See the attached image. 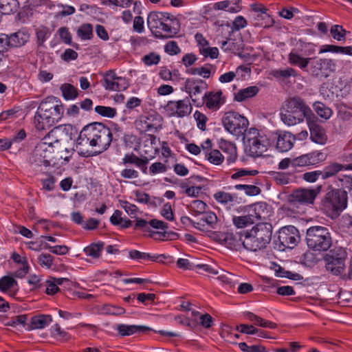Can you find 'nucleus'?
<instances>
[{
	"instance_id": "obj_1",
	"label": "nucleus",
	"mask_w": 352,
	"mask_h": 352,
	"mask_svg": "<svg viewBox=\"0 0 352 352\" xmlns=\"http://www.w3.org/2000/svg\"><path fill=\"white\" fill-rule=\"evenodd\" d=\"M124 135L121 126L113 124L111 128L102 122H93L85 126L76 140L77 145H89L96 148L98 153L106 151L112 142Z\"/></svg>"
},
{
	"instance_id": "obj_2",
	"label": "nucleus",
	"mask_w": 352,
	"mask_h": 352,
	"mask_svg": "<svg viewBox=\"0 0 352 352\" xmlns=\"http://www.w3.org/2000/svg\"><path fill=\"white\" fill-rule=\"evenodd\" d=\"M147 25L153 36L161 39L173 38L180 30L179 21L168 12H151Z\"/></svg>"
},
{
	"instance_id": "obj_3",
	"label": "nucleus",
	"mask_w": 352,
	"mask_h": 352,
	"mask_svg": "<svg viewBox=\"0 0 352 352\" xmlns=\"http://www.w3.org/2000/svg\"><path fill=\"white\" fill-rule=\"evenodd\" d=\"M280 116L284 124L294 126L304 119H315V115L304 99L294 96L286 99L282 104Z\"/></svg>"
},
{
	"instance_id": "obj_4",
	"label": "nucleus",
	"mask_w": 352,
	"mask_h": 352,
	"mask_svg": "<svg viewBox=\"0 0 352 352\" xmlns=\"http://www.w3.org/2000/svg\"><path fill=\"white\" fill-rule=\"evenodd\" d=\"M63 113V104H54L50 101L43 100L36 111L34 118V126L38 131L50 129L61 120Z\"/></svg>"
},
{
	"instance_id": "obj_5",
	"label": "nucleus",
	"mask_w": 352,
	"mask_h": 352,
	"mask_svg": "<svg viewBox=\"0 0 352 352\" xmlns=\"http://www.w3.org/2000/svg\"><path fill=\"white\" fill-rule=\"evenodd\" d=\"M272 234L271 223H257L250 231L244 232V248L252 252L263 250L270 243Z\"/></svg>"
},
{
	"instance_id": "obj_6",
	"label": "nucleus",
	"mask_w": 352,
	"mask_h": 352,
	"mask_svg": "<svg viewBox=\"0 0 352 352\" xmlns=\"http://www.w3.org/2000/svg\"><path fill=\"white\" fill-rule=\"evenodd\" d=\"M347 204L348 192L344 190L329 186L322 200L321 206L327 217L335 219L346 208Z\"/></svg>"
},
{
	"instance_id": "obj_7",
	"label": "nucleus",
	"mask_w": 352,
	"mask_h": 352,
	"mask_svg": "<svg viewBox=\"0 0 352 352\" xmlns=\"http://www.w3.org/2000/svg\"><path fill=\"white\" fill-rule=\"evenodd\" d=\"M245 151L250 156L258 157L267 151L270 140L267 136L256 128H250L243 135Z\"/></svg>"
},
{
	"instance_id": "obj_8",
	"label": "nucleus",
	"mask_w": 352,
	"mask_h": 352,
	"mask_svg": "<svg viewBox=\"0 0 352 352\" xmlns=\"http://www.w3.org/2000/svg\"><path fill=\"white\" fill-rule=\"evenodd\" d=\"M306 243L309 248L318 252L328 250L332 245L331 234L324 226H311L307 230Z\"/></svg>"
},
{
	"instance_id": "obj_9",
	"label": "nucleus",
	"mask_w": 352,
	"mask_h": 352,
	"mask_svg": "<svg viewBox=\"0 0 352 352\" xmlns=\"http://www.w3.org/2000/svg\"><path fill=\"white\" fill-rule=\"evenodd\" d=\"M346 258L347 252L345 248L341 246H334L324 256L325 267L333 274L340 275L345 270Z\"/></svg>"
},
{
	"instance_id": "obj_10",
	"label": "nucleus",
	"mask_w": 352,
	"mask_h": 352,
	"mask_svg": "<svg viewBox=\"0 0 352 352\" xmlns=\"http://www.w3.org/2000/svg\"><path fill=\"white\" fill-rule=\"evenodd\" d=\"M222 124L225 129L230 133L237 136H243L248 131L249 122L248 119L239 113L233 111L224 113Z\"/></svg>"
},
{
	"instance_id": "obj_11",
	"label": "nucleus",
	"mask_w": 352,
	"mask_h": 352,
	"mask_svg": "<svg viewBox=\"0 0 352 352\" xmlns=\"http://www.w3.org/2000/svg\"><path fill=\"white\" fill-rule=\"evenodd\" d=\"M52 137H49V133L45 136L41 141L37 144L34 150V162L38 166L47 167L50 166L53 161L54 144L53 141H50Z\"/></svg>"
},
{
	"instance_id": "obj_12",
	"label": "nucleus",
	"mask_w": 352,
	"mask_h": 352,
	"mask_svg": "<svg viewBox=\"0 0 352 352\" xmlns=\"http://www.w3.org/2000/svg\"><path fill=\"white\" fill-rule=\"evenodd\" d=\"M321 189L320 185L315 188H298L288 196V202L294 207L313 204Z\"/></svg>"
},
{
	"instance_id": "obj_13",
	"label": "nucleus",
	"mask_w": 352,
	"mask_h": 352,
	"mask_svg": "<svg viewBox=\"0 0 352 352\" xmlns=\"http://www.w3.org/2000/svg\"><path fill=\"white\" fill-rule=\"evenodd\" d=\"M207 89L208 84L205 80L200 78H189L186 80L182 90L189 95V98L196 107H200L204 105V102L199 98L198 96Z\"/></svg>"
},
{
	"instance_id": "obj_14",
	"label": "nucleus",
	"mask_w": 352,
	"mask_h": 352,
	"mask_svg": "<svg viewBox=\"0 0 352 352\" xmlns=\"http://www.w3.org/2000/svg\"><path fill=\"white\" fill-rule=\"evenodd\" d=\"M311 74L318 78H327L331 72L336 71V63L331 58H312L309 64Z\"/></svg>"
},
{
	"instance_id": "obj_15",
	"label": "nucleus",
	"mask_w": 352,
	"mask_h": 352,
	"mask_svg": "<svg viewBox=\"0 0 352 352\" xmlns=\"http://www.w3.org/2000/svg\"><path fill=\"white\" fill-rule=\"evenodd\" d=\"M192 109L188 97L183 100H169L164 110L170 117L184 118L190 114Z\"/></svg>"
},
{
	"instance_id": "obj_16",
	"label": "nucleus",
	"mask_w": 352,
	"mask_h": 352,
	"mask_svg": "<svg viewBox=\"0 0 352 352\" xmlns=\"http://www.w3.org/2000/svg\"><path fill=\"white\" fill-rule=\"evenodd\" d=\"M300 239L298 229L293 226H285L278 232V239L285 248H293L298 244Z\"/></svg>"
},
{
	"instance_id": "obj_17",
	"label": "nucleus",
	"mask_w": 352,
	"mask_h": 352,
	"mask_svg": "<svg viewBox=\"0 0 352 352\" xmlns=\"http://www.w3.org/2000/svg\"><path fill=\"white\" fill-rule=\"evenodd\" d=\"M213 198L221 208L227 211L235 210L241 204V198L235 193H230L223 190H218L213 195Z\"/></svg>"
},
{
	"instance_id": "obj_18",
	"label": "nucleus",
	"mask_w": 352,
	"mask_h": 352,
	"mask_svg": "<svg viewBox=\"0 0 352 352\" xmlns=\"http://www.w3.org/2000/svg\"><path fill=\"white\" fill-rule=\"evenodd\" d=\"M103 86L107 90L120 91L128 87V82L124 77L118 76L114 70H109L103 75Z\"/></svg>"
},
{
	"instance_id": "obj_19",
	"label": "nucleus",
	"mask_w": 352,
	"mask_h": 352,
	"mask_svg": "<svg viewBox=\"0 0 352 352\" xmlns=\"http://www.w3.org/2000/svg\"><path fill=\"white\" fill-rule=\"evenodd\" d=\"M161 119L158 114H148L140 116L136 124L142 132H156L161 128Z\"/></svg>"
},
{
	"instance_id": "obj_20",
	"label": "nucleus",
	"mask_w": 352,
	"mask_h": 352,
	"mask_svg": "<svg viewBox=\"0 0 352 352\" xmlns=\"http://www.w3.org/2000/svg\"><path fill=\"white\" fill-rule=\"evenodd\" d=\"M244 232H224L219 236V241L227 248L236 251L244 248Z\"/></svg>"
},
{
	"instance_id": "obj_21",
	"label": "nucleus",
	"mask_w": 352,
	"mask_h": 352,
	"mask_svg": "<svg viewBox=\"0 0 352 352\" xmlns=\"http://www.w3.org/2000/svg\"><path fill=\"white\" fill-rule=\"evenodd\" d=\"M253 221L267 219L272 214V208L266 202L261 201L250 206L248 210Z\"/></svg>"
},
{
	"instance_id": "obj_22",
	"label": "nucleus",
	"mask_w": 352,
	"mask_h": 352,
	"mask_svg": "<svg viewBox=\"0 0 352 352\" xmlns=\"http://www.w3.org/2000/svg\"><path fill=\"white\" fill-rule=\"evenodd\" d=\"M276 135V148L280 152L289 151L294 144L296 138L294 135L288 131H278Z\"/></svg>"
},
{
	"instance_id": "obj_23",
	"label": "nucleus",
	"mask_w": 352,
	"mask_h": 352,
	"mask_svg": "<svg viewBox=\"0 0 352 352\" xmlns=\"http://www.w3.org/2000/svg\"><path fill=\"white\" fill-rule=\"evenodd\" d=\"M201 100L204 102V104L206 105V108L212 111L218 110L224 103V100L222 99V91L221 90L205 93L201 97Z\"/></svg>"
},
{
	"instance_id": "obj_24",
	"label": "nucleus",
	"mask_w": 352,
	"mask_h": 352,
	"mask_svg": "<svg viewBox=\"0 0 352 352\" xmlns=\"http://www.w3.org/2000/svg\"><path fill=\"white\" fill-rule=\"evenodd\" d=\"M307 121L311 141L319 144H324L327 142V135L323 128L317 123L316 118Z\"/></svg>"
},
{
	"instance_id": "obj_25",
	"label": "nucleus",
	"mask_w": 352,
	"mask_h": 352,
	"mask_svg": "<svg viewBox=\"0 0 352 352\" xmlns=\"http://www.w3.org/2000/svg\"><path fill=\"white\" fill-rule=\"evenodd\" d=\"M116 330L122 337L129 336L133 334H146L152 331V329L144 325L118 324Z\"/></svg>"
},
{
	"instance_id": "obj_26",
	"label": "nucleus",
	"mask_w": 352,
	"mask_h": 352,
	"mask_svg": "<svg viewBox=\"0 0 352 352\" xmlns=\"http://www.w3.org/2000/svg\"><path fill=\"white\" fill-rule=\"evenodd\" d=\"M149 160L147 157H138L133 153H126L122 160V164L124 166L135 165L139 168L144 174H147V165Z\"/></svg>"
},
{
	"instance_id": "obj_27",
	"label": "nucleus",
	"mask_w": 352,
	"mask_h": 352,
	"mask_svg": "<svg viewBox=\"0 0 352 352\" xmlns=\"http://www.w3.org/2000/svg\"><path fill=\"white\" fill-rule=\"evenodd\" d=\"M342 170H352V163L348 164H342L338 162L330 163L321 170L322 179H327L335 176Z\"/></svg>"
},
{
	"instance_id": "obj_28",
	"label": "nucleus",
	"mask_w": 352,
	"mask_h": 352,
	"mask_svg": "<svg viewBox=\"0 0 352 352\" xmlns=\"http://www.w3.org/2000/svg\"><path fill=\"white\" fill-rule=\"evenodd\" d=\"M19 289L17 281L10 276H4L0 278V291L11 297L16 295Z\"/></svg>"
},
{
	"instance_id": "obj_29",
	"label": "nucleus",
	"mask_w": 352,
	"mask_h": 352,
	"mask_svg": "<svg viewBox=\"0 0 352 352\" xmlns=\"http://www.w3.org/2000/svg\"><path fill=\"white\" fill-rule=\"evenodd\" d=\"M218 222L217 214L212 211H206L202 214V217L195 224V228L200 230H204L206 226L209 228L214 229Z\"/></svg>"
},
{
	"instance_id": "obj_30",
	"label": "nucleus",
	"mask_w": 352,
	"mask_h": 352,
	"mask_svg": "<svg viewBox=\"0 0 352 352\" xmlns=\"http://www.w3.org/2000/svg\"><path fill=\"white\" fill-rule=\"evenodd\" d=\"M76 133V130L72 124H63L52 129L49 132V137H52V139H54V142L58 143L59 140L58 138L61 135H65L72 140Z\"/></svg>"
},
{
	"instance_id": "obj_31",
	"label": "nucleus",
	"mask_w": 352,
	"mask_h": 352,
	"mask_svg": "<svg viewBox=\"0 0 352 352\" xmlns=\"http://www.w3.org/2000/svg\"><path fill=\"white\" fill-rule=\"evenodd\" d=\"M52 322L51 315L39 314L34 316L30 319V322L26 327L27 331L33 329H43Z\"/></svg>"
},
{
	"instance_id": "obj_32",
	"label": "nucleus",
	"mask_w": 352,
	"mask_h": 352,
	"mask_svg": "<svg viewBox=\"0 0 352 352\" xmlns=\"http://www.w3.org/2000/svg\"><path fill=\"white\" fill-rule=\"evenodd\" d=\"M129 256L133 260H144L152 261L156 262H164V259L166 258L164 254L152 255L149 253L142 252L137 250H132L129 252Z\"/></svg>"
},
{
	"instance_id": "obj_33",
	"label": "nucleus",
	"mask_w": 352,
	"mask_h": 352,
	"mask_svg": "<svg viewBox=\"0 0 352 352\" xmlns=\"http://www.w3.org/2000/svg\"><path fill=\"white\" fill-rule=\"evenodd\" d=\"M9 36L10 47H19L24 45L30 38V34L23 30L11 34Z\"/></svg>"
},
{
	"instance_id": "obj_34",
	"label": "nucleus",
	"mask_w": 352,
	"mask_h": 352,
	"mask_svg": "<svg viewBox=\"0 0 352 352\" xmlns=\"http://www.w3.org/2000/svg\"><path fill=\"white\" fill-rule=\"evenodd\" d=\"M312 58H303L298 53L292 51L288 54V62L290 65L297 66L301 69H305L309 65Z\"/></svg>"
},
{
	"instance_id": "obj_35",
	"label": "nucleus",
	"mask_w": 352,
	"mask_h": 352,
	"mask_svg": "<svg viewBox=\"0 0 352 352\" xmlns=\"http://www.w3.org/2000/svg\"><path fill=\"white\" fill-rule=\"evenodd\" d=\"M245 316L248 320L252 322L255 325L271 329H274L277 327L276 323L266 320L252 312L248 311L245 314Z\"/></svg>"
},
{
	"instance_id": "obj_36",
	"label": "nucleus",
	"mask_w": 352,
	"mask_h": 352,
	"mask_svg": "<svg viewBox=\"0 0 352 352\" xmlns=\"http://www.w3.org/2000/svg\"><path fill=\"white\" fill-rule=\"evenodd\" d=\"M104 246V243L102 241L92 243L89 245L85 247L83 250V252L88 256H90L93 258H99L101 256Z\"/></svg>"
},
{
	"instance_id": "obj_37",
	"label": "nucleus",
	"mask_w": 352,
	"mask_h": 352,
	"mask_svg": "<svg viewBox=\"0 0 352 352\" xmlns=\"http://www.w3.org/2000/svg\"><path fill=\"white\" fill-rule=\"evenodd\" d=\"M259 89L256 86H250L239 90L234 96V100L238 102H243L248 98H252L258 93Z\"/></svg>"
},
{
	"instance_id": "obj_38",
	"label": "nucleus",
	"mask_w": 352,
	"mask_h": 352,
	"mask_svg": "<svg viewBox=\"0 0 352 352\" xmlns=\"http://www.w3.org/2000/svg\"><path fill=\"white\" fill-rule=\"evenodd\" d=\"M19 8L18 0H0V13L10 14L16 12Z\"/></svg>"
},
{
	"instance_id": "obj_39",
	"label": "nucleus",
	"mask_w": 352,
	"mask_h": 352,
	"mask_svg": "<svg viewBox=\"0 0 352 352\" xmlns=\"http://www.w3.org/2000/svg\"><path fill=\"white\" fill-rule=\"evenodd\" d=\"M324 52L340 53L352 56V46L342 47L333 45H324L321 47L319 53Z\"/></svg>"
},
{
	"instance_id": "obj_40",
	"label": "nucleus",
	"mask_w": 352,
	"mask_h": 352,
	"mask_svg": "<svg viewBox=\"0 0 352 352\" xmlns=\"http://www.w3.org/2000/svg\"><path fill=\"white\" fill-rule=\"evenodd\" d=\"M50 334L52 338L60 342H67L71 338L70 334L57 323L51 327Z\"/></svg>"
},
{
	"instance_id": "obj_41",
	"label": "nucleus",
	"mask_w": 352,
	"mask_h": 352,
	"mask_svg": "<svg viewBox=\"0 0 352 352\" xmlns=\"http://www.w3.org/2000/svg\"><path fill=\"white\" fill-rule=\"evenodd\" d=\"M313 108L317 115L324 120L329 119L332 116L333 111L331 109L322 102H315L313 104Z\"/></svg>"
},
{
	"instance_id": "obj_42",
	"label": "nucleus",
	"mask_w": 352,
	"mask_h": 352,
	"mask_svg": "<svg viewBox=\"0 0 352 352\" xmlns=\"http://www.w3.org/2000/svg\"><path fill=\"white\" fill-rule=\"evenodd\" d=\"M306 155L310 166H316L327 159V154L320 151H314Z\"/></svg>"
},
{
	"instance_id": "obj_43",
	"label": "nucleus",
	"mask_w": 352,
	"mask_h": 352,
	"mask_svg": "<svg viewBox=\"0 0 352 352\" xmlns=\"http://www.w3.org/2000/svg\"><path fill=\"white\" fill-rule=\"evenodd\" d=\"M60 89L62 92L63 97L67 100H74L77 98L78 95V89L69 83L63 84Z\"/></svg>"
},
{
	"instance_id": "obj_44",
	"label": "nucleus",
	"mask_w": 352,
	"mask_h": 352,
	"mask_svg": "<svg viewBox=\"0 0 352 352\" xmlns=\"http://www.w3.org/2000/svg\"><path fill=\"white\" fill-rule=\"evenodd\" d=\"M77 36L82 41L90 40L93 37V25L91 23H82L77 30Z\"/></svg>"
},
{
	"instance_id": "obj_45",
	"label": "nucleus",
	"mask_w": 352,
	"mask_h": 352,
	"mask_svg": "<svg viewBox=\"0 0 352 352\" xmlns=\"http://www.w3.org/2000/svg\"><path fill=\"white\" fill-rule=\"evenodd\" d=\"M188 207L192 214L195 215H199L204 213L206 211L208 206L204 201L199 199H196L191 201Z\"/></svg>"
},
{
	"instance_id": "obj_46",
	"label": "nucleus",
	"mask_w": 352,
	"mask_h": 352,
	"mask_svg": "<svg viewBox=\"0 0 352 352\" xmlns=\"http://www.w3.org/2000/svg\"><path fill=\"white\" fill-rule=\"evenodd\" d=\"M232 222L238 228H243L254 223L253 218L251 217L249 212L248 215L233 217Z\"/></svg>"
},
{
	"instance_id": "obj_47",
	"label": "nucleus",
	"mask_w": 352,
	"mask_h": 352,
	"mask_svg": "<svg viewBox=\"0 0 352 352\" xmlns=\"http://www.w3.org/2000/svg\"><path fill=\"white\" fill-rule=\"evenodd\" d=\"M205 158L208 160L211 164L214 165H220L224 160V156L221 153L219 150L213 149L208 153H206Z\"/></svg>"
},
{
	"instance_id": "obj_48",
	"label": "nucleus",
	"mask_w": 352,
	"mask_h": 352,
	"mask_svg": "<svg viewBox=\"0 0 352 352\" xmlns=\"http://www.w3.org/2000/svg\"><path fill=\"white\" fill-rule=\"evenodd\" d=\"M95 111L100 116L109 118H113L117 115V109L111 107L98 105L95 107Z\"/></svg>"
},
{
	"instance_id": "obj_49",
	"label": "nucleus",
	"mask_w": 352,
	"mask_h": 352,
	"mask_svg": "<svg viewBox=\"0 0 352 352\" xmlns=\"http://www.w3.org/2000/svg\"><path fill=\"white\" fill-rule=\"evenodd\" d=\"M272 74L276 78H288L291 76L296 77L298 75L296 69L287 67L285 69H276L273 71Z\"/></svg>"
},
{
	"instance_id": "obj_50",
	"label": "nucleus",
	"mask_w": 352,
	"mask_h": 352,
	"mask_svg": "<svg viewBox=\"0 0 352 352\" xmlns=\"http://www.w3.org/2000/svg\"><path fill=\"white\" fill-rule=\"evenodd\" d=\"M28 316L26 314L18 315L12 317L7 323V326L16 327L17 325H22L25 329L28 326L27 323Z\"/></svg>"
},
{
	"instance_id": "obj_51",
	"label": "nucleus",
	"mask_w": 352,
	"mask_h": 352,
	"mask_svg": "<svg viewBox=\"0 0 352 352\" xmlns=\"http://www.w3.org/2000/svg\"><path fill=\"white\" fill-rule=\"evenodd\" d=\"M180 187L184 190V193L188 197H197L201 193V186H189L187 183H182Z\"/></svg>"
},
{
	"instance_id": "obj_52",
	"label": "nucleus",
	"mask_w": 352,
	"mask_h": 352,
	"mask_svg": "<svg viewBox=\"0 0 352 352\" xmlns=\"http://www.w3.org/2000/svg\"><path fill=\"white\" fill-rule=\"evenodd\" d=\"M53 261L54 257L50 254L43 253L40 254L38 257V264L42 267L47 270L52 268Z\"/></svg>"
},
{
	"instance_id": "obj_53",
	"label": "nucleus",
	"mask_w": 352,
	"mask_h": 352,
	"mask_svg": "<svg viewBox=\"0 0 352 352\" xmlns=\"http://www.w3.org/2000/svg\"><path fill=\"white\" fill-rule=\"evenodd\" d=\"M338 181L340 183L338 189L344 190L347 192L352 190V176L343 175L338 178Z\"/></svg>"
},
{
	"instance_id": "obj_54",
	"label": "nucleus",
	"mask_w": 352,
	"mask_h": 352,
	"mask_svg": "<svg viewBox=\"0 0 352 352\" xmlns=\"http://www.w3.org/2000/svg\"><path fill=\"white\" fill-rule=\"evenodd\" d=\"M214 8L215 10H226L231 13L239 12V8L238 6L231 7V1H222L214 3Z\"/></svg>"
},
{
	"instance_id": "obj_55",
	"label": "nucleus",
	"mask_w": 352,
	"mask_h": 352,
	"mask_svg": "<svg viewBox=\"0 0 352 352\" xmlns=\"http://www.w3.org/2000/svg\"><path fill=\"white\" fill-rule=\"evenodd\" d=\"M36 42L38 47H43L44 43L50 36L49 29L42 27L36 30Z\"/></svg>"
},
{
	"instance_id": "obj_56",
	"label": "nucleus",
	"mask_w": 352,
	"mask_h": 352,
	"mask_svg": "<svg viewBox=\"0 0 352 352\" xmlns=\"http://www.w3.org/2000/svg\"><path fill=\"white\" fill-rule=\"evenodd\" d=\"M330 32L334 39L338 41L345 40L346 30L342 28V26L334 25L331 27Z\"/></svg>"
},
{
	"instance_id": "obj_57",
	"label": "nucleus",
	"mask_w": 352,
	"mask_h": 352,
	"mask_svg": "<svg viewBox=\"0 0 352 352\" xmlns=\"http://www.w3.org/2000/svg\"><path fill=\"white\" fill-rule=\"evenodd\" d=\"M43 248L57 255H65L69 252V248L65 245L51 246L47 243H45Z\"/></svg>"
},
{
	"instance_id": "obj_58",
	"label": "nucleus",
	"mask_w": 352,
	"mask_h": 352,
	"mask_svg": "<svg viewBox=\"0 0 352 352\" xmlns=\"http://www.w3.org/2000/svg\"><path fill=\"white\" fill-rule=\"evenodd\" d=\"M160 60V56L155 52H150L149 54L144 56L142 58V62L147 66L157 65Z\"/></svg>"
},
{
	"instance_id": "obj_59",
	"label": "nucleus",
	"mask_w": 352,
	"mask_h": 352,
	"mask_svg": "<svg viewBox=\"0 0 352 352\" xmlns=\"http://www.w3.org/2000/svg\"><path fill=\"white\" fill-rule=\"evenodd\" d=\"M47 177L41 180L42 190L45 191H52L54 189L56 179L51 173H47Z\"/></svg>"
},
{
	"instance_id": "obj_60",
	"label": "nucleus",
	"mask_w": 352,
	"mask_h": 352,
	"mask_svg": "<svg viewBox=\"0 0 352 352\" xmlns=\"http://www.w3.org/2000/svg\"><path fill=\"white\" fill-rule=\"evenodd\" d=\"M194 118L197 122V127L201 131H205L206 129V122L208 121L207 116L199 111H195Z\"/></svg>"
},
{
	"instance_id": "obj_61",
	"label": "nucleus",
	"mask_w": 352,
	"mask_h": 352,
	"mask_svg": "<svg viewBox=\"0 0 352 352\" xmlns=\"http://www.w3.org/2000/svg\"><path fill=\"white\" fill-rule=\"evenodd\" d=\"M168 170V167L166 165V163H162L160 162L153 163L149 167V174L151 175H155L159 173H163L166 172Z\"/></svg>"
},
{
	"instance_id": "obj_62",
	"label": "nucleus",
	"mask_w": 352,
	"mask_h": 352,
	"mask_svg": "<svg viewBox=\"0 0 352 352\" xmlns=\"http://www.w3.org/2000/svg\"><path fill=\"white\" fill-rule=\"evenodd\" d=\"M199 53L205 58L210 57L212 59H214L219 56V50L217 47H210L208 45L206 47H199Z\"/></svg>"
},
{
	"instance_id": "obj_63",
	"label": "nucleus",
	"mask_w": 352,
	"mask_h": 352,
	"mask_svg": "<svg viewBox=\"0 0 352 352\" xmlns=\"http://www.w3.org/2000/svg\"><path fill=\"white\" fill-rule=\"evenodd\" d=\"M188 73L191 75L201 76L205 78H208L210 76V69L206 67L190 68L188 70Z\"/></svg>"
},
{
	"instance_id": "obj_64",
	"label": "nucleus",
	"mask_w": 352,
	"mask_h": 352,
	"mask_svg": "<svg viewBox=\"0 0 352 352\" xmlns=\"http://www.w3.org/2000/svg\"><path fill=\"white\" fill-rule=\"evenodd\" d=\"M120 205L125 212L131 217H135L138 211V208L127 201H120Z\"/></svg>"
}]
</instances>
